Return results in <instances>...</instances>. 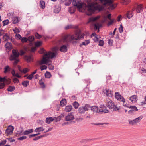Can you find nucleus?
Here are the masks:
<instances>
[{
  "label": "nucleus",
  "instance_id": "1",
  "mask_svg": "<svg viewBox=\"0 0 146 146\" xmlns=\"http://www.w3.org/2000/svg\"><path fill=\"white\" fill-rule=\"evenodd\" d=\"M97 0H88L87 1V7L88 11L94 13L96 10L100 11L102 8L98 5ZM100 2L103 4L104 6H110L111 9H113L116 6L115 4H113V0H98Z\"/></svg>",
  "mask_w": 146,
  "mask_h": 146
},
{
  "label": "nucleus",
  "instance_id": "2",
  "mask_svg": "<svg viewBox=\"0 0 146 146\" xmlns=\"http://www.w3.org/2000/svg\"><path fill=\"white\" fill-rule=\"evenodd\" d=\"M41 50L42 52L44 54L43 59L41 62V64H47L49 62H51V61L49 60H48L50 58L51 59H52L54 57H56L57 54L56 51L57 49L56 47L54 48L53 49V51H55L54 52H52L51 51L47 52L43 48Z\"/></svg>",
  "mask_w": 146,
  "mask_h": 146
},
{
  "label": "nucleus",
  "instance_id": "3",
  "mask_svg": "<svg viewBox=\"0 0 146 146\" xmlns=\"http://www.w3.org/2000/svg\"><path fill=\"white\" fill-rule=\"evenodd\" d=\"M20 54V53L16 49L13 50L12 54L10 55L9 58V60L10 61L14 60V64H16L19 61L18 58Z\"/></svg>",
  "mask_w": 146,
  "mask_h": 146
},
{
  "label": "nucleus",
  "instance_id": "4",
  "mask_svg": "<svg viewBox=\"0 0 146 146\" xmlns=\"http://www.w3.org/2000/svg\"><path fill=\"white\" fill-rule=\"evenodd\" d=\"M84 35L83 34L81 35V31L80 29L77 30L75 32L74 35H72L70 37V38L72 40H80L81 39H83L84 38Z\"/></svg>",
  "mask_w": 146,
  "mask_h": 146
},
{
  "label": "nucleus",
  "instance_id": "5",
  "mask_svg": "<svg viewBox=\"0 0 146 146\" xmlns=\"http://www.w3.org/2000/svg\"><path fill=\"white\" fill-rule=\"evenodd\" d=\"M143 117L142 116H140L133 120H129V123L130 125H136L139 123Z\"/></svg>",
  "mask_w": 146,
  "mask_h": 146
},
{
  "label": "nucleus",
  "instance_id": "6",
  "mask_svg": "<svg viewBox=\"0 0 146 146\" xmlns=\"http://www.w3.org/2000/svg\"><path fill=\"white\" fill-rule=\"evenodd\" d=\"M72 3L74 6L76 7L79 9L82 8V4L80 3V0H73Z\"/></svg>",
  "mask_w": 146,
  "mask_h": 146
},
{
  "label": "nucleus",
  "instance_id": "7",
  "mask_svg": "<svg viewBox=\"0 0 146 146\" xmlns=\"http://www.w3.org/2000/svg\"><path fill=\"white\" fill-rule=\"evenodd\" d=\"M14 129L13 126L12 125H9L7 127L5 130V133L7 135H11L13 133V131Z\"/></svg>",
  "mask_w": 146,
  "mask_h": 146
},
{
  "label": "nucleus",
  "instance_id": "8",
  "mask_svg": "<svg viewBox=\"0 0 146 146\" xmlns=\"http://www.w3.org/2000/svg\"><path fill=\"white\" fill-rule=\"evenodd\" d=\"M115 97L119 100L123 102V103L125 102V100L121 95H120L119 92H116L115 94Z\"/></svg>",
  "mask_w": 146,
  "mask_h": 146
},
{
  "label": "nucleus",
  "instance_id": "9",
  "mask_svg": "<svg viewBox=\"0 0 146 146\" xmlns=\"http://www.w3.org/2000/svg\"><path fill=\"white\" fill-rule=\"evenodd\" d=\"M74 115L72 113H70L65 117V121H68L74 119Z\"/></svg>",
  "mask_w": 146,
  "mask_h": 146
},
{
  "label": "nucleus",
  "instance_id": "10",
  "mask_svg": "<svg viewBox=\"0 0 146 146\" xmlns=\"http://www.w3.org/2000/svg\"><path fill=\"white\" fill-rule=\"evenodd\" d=\"M107 101V106L110 109H112L115 106V104L112 100Z\"/></svg>",
  "mask_w": 146,
  "mask_h": 146
},
{
  "label": "nucleus",
  "instance_id": "11",
  "mask_svg": "<svg viewBox=\"0 0 146 146\" xmlns=\"http://www.w3.org/2000/svg\"><path fill=\"white\" fill-rule=\"evenodd\" d=\"M5 47L7 52L11 50L12 48V44L8 42H7L5 44Z\"/></svg>",
  "mask_w": 146,
  "mask_h": 146
},
{
  "label": "nucleus",
  "instance_id": "12",
  "mask_svg": "<svg viewBox=\"0 0 146 146\" xmlns=\"http://www.w3.org/2000/svg\"><path fill=\"white\" fill-rule=\"evenodd\" d=\"M103 92L109 97H112L113 95L111 90L110 89L103 90Z\"/></svg>",
  "mask_w": 146,
  "mask_h": 146
},
{
  "label": "nucleus",
  "instance_id": "13",
  "mask_svg": "<svg viewBox=\"0 0 146 146\" xmlns=\"http://www.w3.org/2000/svg\"><path fill=\"white\" fill-rule=\"evenodd\" d=\"M61 10L60 5V4L56 5L54 7V12L56 13H59Z\"/></svg>",
  "mask_w": 146,
  "mask_h": 146
},
{
  "label": "nucleus",
  "instance_id": "14",
  "mask_svg": "<svg viewBox=\"0 0 146 146\" xmlns=\"http://www.w3.org/2000/svg\"><path fill=\"white\" fill-rule=\"evenodd\" d=\"M136 9L135 8H133L131 11H128L127 12L126 15L128 19H130L133 17L132 12Z\"/></svg>",
  "mask_w": 146,
  "mask_h": 146
},
{
  "label": "nucleus",
  "instance_id": "15",
  "mask_svg": "<svg viewBox=\"0 0 146 146\" xmlns=\"http://www.w3.org/2000/svg\"><path fill=\"white\" fill-rule=\"evenodd\" d=\"M100 17V16H97L95 17H92L90 18L89 21L88 22V23H89L90 22H94L98 19Z\"/></svg>",
  "mask_w": 146,
  "mask_h": 146
},
{
  "label": "nucleus",
  "instance_id": "16",
  "mask_svg": "<svg viewBox=\"0 0 146 146\" xmlns=\"http://www.w3.org/2000/svg\"><path fill=\"white\" fill-rule=\"evenodd\" d=\"M91 110L94 112L99 113V110L97 106H93L90 107Z\"/></svg>",
  "mask_w": 146,
  "mask_h": 146
},
{
  "label": "nucleus",
  "instance_id": "17",
  "mask_svg": "<svg viewBox=\"0 0 146 146\" xmlns=\"http://www.w3.org/2000/svg\"><path fill=\"white\" fill-rule=\"evenodd\" d=\"M72 109V106L71 105H68L65 107L64 111L66 112H69Z\"/></svg>",
  "mask_w": 146,
  "mask_h": 146
},
{
  "label": "nucleus",
  "instance_id": "18",
  "mask_svg": "<svg viewBox=\"0 0 146 146\" xmlns=\"http://www.w3.org/2000/svg\"><path fill=\"white\" fill-rule=\"evenodd\" d=\"M60 50L61 52H65L67 51V47L66 45H63L60 47Z\"/></svg>",
  "mask_w": 146,
  "mask_h": 146
},
{
  "label": "nucleus",
  "instance_id": "19",
  "mask_svg": "<svg viewBox=\"0 0 146 146\" xmlns=\"http://www.w3.org/2000/svg\"><path fill=\"white\" fill-rule=\"evenodd\" d=\"M3 82V83H8L10 82V81H9V80L7 78H6L5 77L2 78L0 77V82Z\"/></svg>",
  "mask_w": 146,
  "mask_h": 146
},
{
  "label": "nucleus",
  "instance_id": "20",
  "mask_svg": "<svg viewBox=\"0 0 146 146\" xmlns=\"http://www.w3.org/2000/svg\"><path fill=\"white\" fill-rule=\"evenodd\" d=\"M72 0H61V3L65 2V5L66 6H69L71 3Z\"/></svg>",
  "mask_w": 146,
  "mask_h": 146
},
{
  "label": "nucleus",
  "instance_id": "21",
  "mask_svg": "<svg viewBox=\"0 0 146 146\" xmlns=\"http://www.w3.org/2000/svg\"><path fill=\"white\" fill-rule=\"evenodd\" d=\"M129 99L132 102H135L137 100V96L135 95H133L131 96Z\"/></svg>",
  "mask_w": 146,
  "mask_h": 146
},
{
  "label": "nucleus",
  "instance_id": "22",
  "mask_svg": "<svg viewBox=\"0 0 146 146\" xmlns=\"http://www.w3.org/2000/svg\"><path fill=\"white\" fill-rule=\"evenodd\" d=\"M54 119L52 117H47L46 119L45 122L48 124H50L51 122L53 121Z\"/></svg>",
  "mask_w": 146,
  "mask_h": 146
},
{
  "label": "nucleus",
  "instance_id": "23",
  "mask_svg": "<svg viewBox=\"0 0 146 146\" xmlns=\"http://www.w3.org/2000/svg\"><path fill=\"white\" fill-rule=\"evenodd\" d=\"M21 130L19 131H18L16 132L15 133V136L17 137H19V136L23 135V130L22 128H20Z\"/></svg>",
  "mask_w": 146,
  "mask_h": 146
},
{
  "label": "nucleus",
  "instance_id": "24",
  "mask_svg": "<svg viewBox=\"0 0 146 146\" xmlns=\"http://www.w3.org/2000/svg\"><path fill=\"white\" fill-rule=\"evenodd\" d=\"M142 6L140 5H138L137 6L136 8V11L137 13H139L141 12L142 10Z\"/></svg>",
  "mask_w": 146,
  "mask_h": 146
},
{
  "label": "nucleus",
  "instance_id": "25",
  "mask_svg": "<svg viewBox=\"0 0 146 146\" xmlns=\"http://www.w3.org/2000/svg\"><path fill=\"white\" fill-rule=\"evenodd\" d=\"M67 104L66 100L65 99H63L60 102V105L61 106H65Z\"/></svg>",
  "mask_w": 146,
  "mask_h": 146
},
{
  "label": "nucleus",
  "instance_id": "26",
  "mask_svg": "<svg viewBox=\"0 0 146 146\" xmlns=\"http://www.w3.org/2000/svg\"><path fill=\"white\" fill-rule=\"evenodd\" d=\"M85 111H86L84 107H80L79 108L78 112L80 114L84 113Z\"/></svg>",
  "mask_w": 146,
  "mask_h": 146
},
{
  "label": "nucleus",
  "instance_id": "27",
  "mask_svg": "<svg viewBox=\"0 0 146 146\" xmlns=\"http://www.w3.org/2000/svg\"><path fill=\"white\" fill-rule=\"evenodd\" d=\"M11 73L13 76H16L17 78H20L21 77V76L19 75L18 73H15V70L13 69L12 70Z\"/></svg>",
  "mask_w": 146,
  "mask_h": 146
},
{
  "label": "nucleus",
  "instance_id": "28",
  "mask_svg": "<svg viewBox=\"0 0 146 146\" xmlns=\"http://www.w3.org/2000/svg\"><path fill=\"white\" fill-rule=\"evenodd\" d=\"M68 37V35H66L64 36L60 40V42H67V39Z\"/></svg>",
  "mask_w": 146,
  "mask_h": 146
},
{
  "label": "nucleus",
  "instance_id": "29",
  "mask_svg": "<svg viewBox=\"0 0 146 146\" xmlns=\"http://www.w3.org/2000/svg\"><path fill=\"white\" fill-rule=\"evenodd\" d=\"M24 58L27 62H30L32 60V58L31 56H25Z\"/></svg>",
  "mask_w": 146,
  "mask_h": 146
},
{
  "label": "nucleus",
  "instance_id": "30",
  "mask_svg": "<svg viewBox=\"0 0 146 146\" xmlns=\"http://www.w3.org/2000/svg\"><path fill=\"white\" fill-rule=\"evenodd\" d=\"M40 7L42 9H44L45 8V2L42 0L40 1Z\"/></svg>",
  "mask_w": 146,
  "mask_h": 146
},
{
  "label": "nucleus",
  "instance_id": "31",
  "mask_svg": "<svg viewBox=\"0 0 146 146\" xmlns=\"http://www.w3.org/2000/svg\"><path fill=\"white\" fill-rule=\"evenodd\" d=\"M131 1V0H122L121 1V3L123 5H127Z\"/></svg>",
  "mask_w": 146,
  "mask_h": 146
},
{
  "label": "nucleus",
  "instance_id": "32",
  "mask_svg": "<svg viewBox=\"0 0 146 146\" xmlns=\"http://www.w3.org/2000/svg\"><path fill=\"white\" fill-rule=\"evenodd\" d=\"M29 82L28 81H24L22 82L21 84L23 85L24 87H27L28 85H29Z\"/></svg>",
  "mask_w": 146,
  "mask_h": 146
},
{
  "label": "nucleus",
  "instance_id": "33",
  "mask_svg": "<svg viewBox=\"0 0 146 146\" xmlns=\"http://www.w3.org/2000/svg\"><path fill=\"white\" fill-rule=\"evenodd\" d=\"M3 38L5 41H7L9 38V37L8 36L7 33H5L3 35Z\"/></svg>",
  "mask_w": 146,
  "mask_h": 146
},
{
  "label": "nucleus",
  "instance_id": "34",
  "mask_svg": "<svg viewBox=\"0 0 146 146\" xmlns=\"http://www.w3.org/2000/svg\"><path fill=\"white\" fill-rule=\"evenodd\" d=\"M28 39V41H29L30 42H32L35 39V37L33 36H29Z\"/></svg>",
  "mask_w": 146,
  "mask_h": 146
},
{
  "label": "nucleus",
  "instance_id": "35",
  "mask_svg": "<svg viewBox=\"0 0 146 146\" xmlns=\"http://www.w3.org/2000/svg\"><path fill=\"white\" fill-rule=\"evenodd\" d=\"M90 42L89 40H85V41L83 42L82 44L80 45V47H82V45H86L89 44Z\"/></svg>",
  "mask_w": 146,
  "mask_h": 146
},
{
  "label": "nucleus",
  "instance_id": "36",
  "mask_svg": "<svg viewBox=\"0 0 146 146\" xmlns=\"http://www.w3.org/2000/svg\"><path fill=\"white\" fill-rule=\"evenodd\" d=\"M72 105L76 109L79 106V104L76 101H75L72 104Z\"/></svg>",
  "mask_w": 146,
  "mask_h": 146
},
{
  "label": "nucleus",
  "instance_id": "37",
  "mask_svg": "<svg viewBox=\"0 0 146 146\" xmlns=\"http://www.w3.org/2000/svg\"><path fill=\"white\" fill-rule=\"evenodd\" d=\"M45 76L46 78H50L51 75L50 72H46L45 74Z\"/></svg>",
  "mask_w": 146,
  "mask_h": 146
},
{
  "label": "nucleus",
  "instance_id": "38",
  "mask_svg": "<svg viewBox=\"0 0 146 146\" xmlns=\"http://www.w3.org/2000/svg\"><path fill=\"white\" fill-rule=\"evenodd\" d=\"M129 108L132 109L133 111H137L138 110L137 108L135 106H130L129 107Z\"/></svg>",
  "mask_w": 146,
  "mask_h": 146
},
{
  "label": "nucleus",
  "instance_id": "39",
  "mask_svg": "<svg viewBox=\"0 0 146 146\" xmlns=\"http://www.w3.org/2000/svg\"><path fill=\"white\" fill-rule=\"evenodd\" d=\"M109 112V111L107 110H99V113L100 114L108 113Z\"/></svg>",
  "mask_w": 146,
  "mask_h": 146
},
{
  "label": "nucleus",
  "instance_id": "40",
  "mask_svg": "<svg viewBox=\"0 0 146 146\" xmlns=\"http://www.w3.org/2000/svg\"><path fill=\"white\" fill-rule=\"evenodd\" d=\"M15 89L14 86H10L7 89L8 91L9 92H12Z\"/></svg>",
  "mask_w": 146,
  "mask_h": 146
},
{
  "label": "nucleus",
  "instance_id": "41",
  "mask_svg": "<svg viewBox=\"0 0 146 146\" xmlns=\"http://www.w3.org/2000/svg\"><path fill=\"white\" fill-rule=\"evenodd\" d=\"M100 26V25L98 23L95 24L94 25V29L96 30L98 29V31H99V27Z\"/></svg>",
  "mask_w": 146,
  "mask_h": 146
},
{
  "label": "nucleus",
  "instance_id": "42",
  "mask_svg": "<svg viewBox=\"0 0 146 146\" xmlns=\"http://www.w3.org/2000/svg\"><path fill=\"white\" fill-rule=\"evenodd\" d=\"M9 23L8 19L5 20L3 21V26L7 25Z\"/></svg>",
  "mask_w": 146,
  "mask_h": 146
},
{
  "label": "nucleus",
  "instance_id": "43",
  "mask_svg": "<svg viewBox=\"0 0 146 146\" xmlns=\"http://www.w3.org/2000/svg\"><path fill=\"white\" fill-rule=\"evenodd\" d=\"M39 83L40 84L41 86V87L42 88H44L45 87V85L43 82H42V80H40L39 81Z\"/></svg>",
  "mask_w": 146,
  "mask_h": 146
},
{
  "label": "nucleus",
  "instance_id": "44",
  "mask_svg": "<svg viewBox=\"0 0 146 146\" xmlns=\"http://www.w3.org/2000/svg\"><path fill=\"white\" fill-rule=\"evenodd\" d=\"M18 22V18L17 17H15L13 19V23L14 24H16Z\"/></svg>",
  "mask_w": 146,
  "mask_h": 146
},
{
  "label": "nucleus",
  "instance_id": "45",
  "mask_svg": "<svg viewBox=\"0 0 146 146\" xmlns=\"http://www.w3.org/2000/svg\"><path fill=\"white\" fill-rule=\"evenodd\" d=\"M42 42L41 41H38L35 43V45L36 46L38 47L40 46Z\"/></svg>",
  "mask_w": 146,
  "mask_h": 146
},
{
  "label": "nucleus",
  "instance_id": "46",
  "mask_svg": "<svg viewBox=\"0 0 146 146\" xmlns=\"http://www.w3.org/2000/svg\"><path fill=\"white\" fill-rule=\"evenodd\" d=\"M35 36L38 39H39L42 37V36L40 35L37 32L35 33Z\"/></svg>",
  "mask_w": 146,
  "mask_h": 146
},
{
  "label": "nucleus",
  "instance_id": "47",
  "mask_svg": "<svg viewBox=\"0 0 146 146\" xmlns=\"http://www.w3.org/2000/svg\"><path fill=\"white\" fill-rule=\"evenodd\" d=\"M21 40L23 43L26 42L28 41V39L26 37H24L21 38Z\"/></svg>",
  "mask_w": 146,
  "mask_h": 146
},
{
  "label": "nucleus",
  "instance_id": "48",
  "mask_svg": "<svg viewBox=\"0 0 146 146\" xmlns=\"http://www.w3.org/2000/svg\"><path fill=\"white\" fill-rule=\"evenodd\" d=\"M90 107H91L90 106V105L88 104H86L85 105V106L84 107L86 111H87L88 110H89L90 108Z\"/></svg>",
  "mask_w": 146,
  "mask_h": 146
},
{
  "label": "nucleus",
  "instance_id": "49",
  "mask_svg": "<svg viewBox=\"0 0 146 146\" xmlns=\"http://www.w3.org/2000/svg\"><path fill=\"white\" fill-rule=\"evenodd\" d=\"M27 138L26 136H23L21 137L18 138H17V140L22 141L23 140Z\"/></svg>",
  "mask_w": 146,
  "mask_h": 146
},
{
  "label": "nucleus",
  "instance_id": "50",
  "mask_svg": "<svg viewBox=\"0 0 146 146\" xmlns=\"http://www.w3.org/2000/svg\"><path fill=\"white\" fill-rule=\"evenodd\" d=\"M119 30L120 33H122L123 32V27L121 24L120 25V27L119 28Z\"/></svg>",
  "mask_w": 146,
  "mask_h": 146
},
{
  "label": "nucleus",
  "instance_id": "51",
  "mask_svg": "<svg viewBox=\"0 0 146 146\" xmlns=\"http://www.w3.org/2000/svg\"><path fill=\"white\" fill-rule=\"evenodd\" d=\"M104 44V42L103 40H100L99 41V45L100 46H102Z\"/></svg>",
  "mask_w": 146,
  "mask_h": 146
},
{
  "label": "nucleus",
  "instance_id": "52",
  "mask_svg": "<svg viewBox=\"0 0 146 146\" xmlns=\"http://www.w3.org/2000/svg\"><path fill=\"white\" fill-rule=\"evenodd\" d=\"M55 120V121L56 122H57L58 121H60L61 119L60 118V117H59V116L57 117H54V118Z\"/></svg>",
  "mask_w": 146,
  "mask_h": 146
},
{
  "label": "nucleus",
  "instance_id": "53",
  "mask_svg": "<svg viewBox=\"0 0 146 146\" xmlns=\"http://www.w3.org/2000/svg\"><path fill=\"white\" fill-rule=\"evenodd\" d=\"M30 133L29 131V130L25 131L23 133V135H26Z\"/></svg>",
  "mask_w": 146,
  "mask_h": 146
},
{
  "label": "nucleus",
  "instance_id": "54",
  "mask_svg": "<svg viewBox=\"0 0 146 146\" xmlns=\"http://www.w3.org/2000/svg\"><path fill=\"white\" fill-rule=\"evenodd\" d=\"M69 12L71 14H73L75 12V10L73 9L72 8H70L69 9Z\"/></svg>",
  "mask_w": 146,
  "mask_h": 146
},
{
  "label": "nucleus",
  "instance_id": "55",
  "mask_svg": "<svg viewBox=\"0 0 146 146\" xmlns=\"http://www.w3.org/2000/svg\"><path fill=\"white\" fill-rule=\"evenodd\" d=\"M48 67L49 69L50 70H52L54 69V67L53 66L51 65V64H49L48 65Z\"/></svg>",
  "mask_w": 146,
  "mask_h": 146
},
{
  "label": "nucleus",
  "instance_id": "56",
  "mask_svg": "<svg viewBox=\"0 0 146 146\" xmlns=\"http://www.w3.org/2000/svg\"><path fill=\"white\" fill-rule=\"evenodd\" d=\"M5 84L4 83H0V89H3L5 86Z\"/></svg>",
  "mask_w": 146,
  "mask_h": 146
},
{
  "label": "nucleus",
  "instance_id": "57",
  "mask_svg": "<svg viewBox=\"0 0 146 146\" xmlns=\"http://www.w3.org/2000/svg\"><path fill=\"white\" fill-rule=\"evenodd\" d=\"M47 68L46 66L45 65H42L40 68V69L41 71L44 70L46 69Z\"/></svg>",
  "mask_w": 146,
  "mask_h": 146
},
{
  "label": "nucleus",
  "instance_id": "58",
  "mask_svg": "<svg viewBox=\"0 0 146 146\" xmlns=\"http://www.w3.org/2000/svg\"><path fill=\"white\" fill-rule=\"evenodd\" d=\"M13 82L14 83H18L19 82V80L17 78H15L13 80Z\"/></svg>",
  "mask_w": 146,
  "mask_h": 146
},
{
  "label": "nucleus",
  "instance_id": "59",
  "mask_svg": "<svg viewBox=\"0 0 146 146\" xmlns=\"http://www.w3.org/2000/svg\"><path fill=\"white\" fill-rule=\"evenodd\" d=\"M110 21L109 22L108 24V26H110L114 22V19H112L111 20H110Z\"/></svg>",
  "mask_w": 146,
  "mask_h": 146
},
{
  "label": "nucleus",
  "instance_id": "60",
  "mask_svg": "<svg viewBox=\"0 0 146 146\" xmlns=\"http://www.w3.org/2000/svg\"><path fill=\"white\" fill-rule=\"evenodd\" d=\"M6 142V140H3L0 143V146L3 145L5 144Z\"/></svg>",
  "mask_w": 146,
  "mask_h": 146
},
{
  "label": "nucleus",
  "instance_id": "61",
  "mask_svg": "<svg viewBox=\"0 0 146 146\" xmlns=\"http://www.w3.org/2000/svg\"><path fill=\"white\" fill-rule=\"evenodd\" d=\"M111 14H108L106 17V18H108L109 20H111Z\"/></svg>",
  "mask_w": 146,
  "mask_h": 146
},
{
  "label": "nucleus",
  "instance_id": "62",
  "mask_svg": "<svg viewBox=\"0 0 146 146\" xmlns=\"http://www.w3.org/2000/svg\"><path fill=\"white\" fill-rule=\"evenodd\" d=\"M113 41L111 40H109L108 42V43L110 46H112V45Z\"/></svg>",
  "mask_w": 146,
  "mask_h": 146
},
{
  "label": "nucleus",
  "instance_id": "63",
  "mask_svg": "<svg viewBox=\"0 0 146 146\" xmlns=\"http://www.w3.org/2000/svg\"><path fill=\"white\" fill-rule=\"evenodd\" d=\"M14 14L12 13H10L8 14V15L10 17L12 18L14 16Z\"/></svg>",
  "mask_w": 146,
  "mask_h": 146
},
{
  "label": "nucleus",
  "instance_id": "64",
  "mask_svg": "<svg viewBox=\"0 0 146 146\" xmlns=\"http://www.w3.org/2000/svg\"><path fill=\"white\" fill-rule=\"evenodd\" d=\"M15 36L19 39L21 40L22 38L21 35L19 34H16Z\"/></svg>",
  "mask_w": 146,
  "mask_h": 146
}]
</instances>
